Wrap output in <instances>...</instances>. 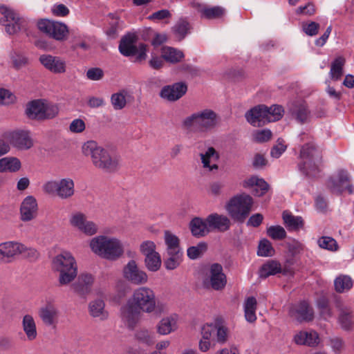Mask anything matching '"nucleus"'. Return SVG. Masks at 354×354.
<instances>
[{"instance_id":"obj_1","label":"nucleus","mask_w":354,"mask_h":354,"mask_svg":"<svg viewBox=\"0 0 354 354\" xmlns=\"http://www.w3.org/2000/svg\"><path fill=\"white\" fill-rule=\"evenodd\" d=\"M168 311L167 304L157 301L153 289L141 286L133 290L127 303L120 308V317L125 326L132 330L140 321L142 313L160 315Z\"/></svg>"},{"instance_id":"obj_2","label":"nucleus","mask_w":354,"mask_h":354,"mask_svg":"<svg viewBox=\"0 0 354 354\" xmlns=\"http://www.w3.org/2000/svg\"><path fill=\"white\" fill-rule=\"evenodd\" d=\"M82 150L86 156H91L93 165L99 169L108 173H114L120 169V157L99 146L93 140L85 142L82 147Z\"/></svg>"},{"instance_id":"obj_3","label":"nucleus","mask_w":354,"mask_h":354,"mask_svg":"<svg viewBox=\"0 0 354 354\" xmlns=\"http://www.w3.org/2000/svg\"><path fill=\"white\" fill-rule=\"evenodd\" d=\"M218 116L209 109H205L193 113L182 122L183 127L189 131L200 133H207L216 127Z\"/></svg>"},{"instance_id":"obj_4","label":"nucleus","mask_w":354,"mask_h":354,"mask_svg":"<svg viewBox=\"0 0 354 354\" xmlns=\"http://www.w3.org/2000/svg\"><path fill=\"white\" fill-rule=\"evenodd\" d=\"M89 246L94 254L111 261L118 259L124 252V247L120 239L105 235L93 238Z\"/></svg>"},{"instance_id":"obj_5","label":"nucleus","mask_w":354,"mask_h":354,"mask_svg":"<svg viewBox=\"0 0 354 354\" xmlns=\"http://www.w3.org/2000/svg\"><path fill=\"white\" fill-rule=\"evenodd\" d=\"M252 198L246 194L232 197L225 205L226 211L235 221L243 223L252 210Z\"/></svg>"},{"instance_id":"obj_6","label":"nucleus","mask_w":354,"mask_h":354,"mask_svg":"<svg viewBox=\"0 0 354 354\" xmlns=\"http://www.w3.org/2000/svg\"><path fill=\"white\" fill-rule=\"evenodd\" d=\"M299 157L302 160L299 164V170L307 176H314L322 159L319 149L313 144L308 143L301 147Z\"/></svg>"},{"instance_id":"obj_7","label":"nucleus","mask_w":354,"mask_h":354,"mask_svg":"<svg viewBox=\"0 0 354 354\" xmlns=\"http://www.w3.org/2000/svg\"><path fill=\"white\" fill-rule=\"evenodd\" d=\"M42 190L46 194L57 196L62 200H68L75 194V183L71 178L48 180L43 185Z\"/></svg>"},{"instance_id":"obj_8","label":"nucleus","mask_w":354,"mask_h":354,"mask_svg":"<svg viewBox=\"0 0 354 354\" xmlns=\"http://www.w3.org/2000/svg\"><path fill=\"white\" fill-rule=\"evenodd\" d=\"M57 106L46 103L41 100L30 102L26 105V114L31 120H44L54 118L57 115Z\"/></svg>"},{"instance_id":"obj_9","label":"nucleus","mask_w":354,"mask_h":354,"mask_svg":"<svg viewBox=\"0 0 354 354\" xmlns=\"http://www.w3.org/2000/svg\"><path fill=\"white\" fill-rule=\"evenodd\" d=\"M137 37L134 34H127L124 36L119 45L120 53L124 56H136V62H141L147 58V46L144 44L135 45Z\"/></svg>"},{"instance_id":"obj_10","label":"nucleus","mask_w":354,"mask_h":354,"mask_svg":"<svg viewBox=\"0 0 354 354\" xmlns=\"http://www.w3.org/2000/svg\"><path fill=\"white\" fill-rule=\"evenodd\" d=\"M0 12L3 15L0 22L6 26V31L8 34H15L24 28L26 21L15 10L6 6H1Z\"/></svg>"},{"instance_id":"obj_11","label":"nucleus","mask_w":354,"mask_h":354,"mask_svg":"<svg viewBox=\"0 0 354 354\" xmlns=\"http://www.w3.org/2000/svg\"><path fill=\"white\" fill-rule=\"evenodd\" d=\"M227 284V278L223 272V267L218 263L211 266L209 275L203 281L204 288L214 290H222Z\"/></svg>"},{"instance_id":"obj_12","label":"nucleus","mask_w":354,"mask_h":354,"mask_svg":"<svg viewBox=\"0 0 354 354\" xmlns=\"http://www.w3.org/2000/svg\"><path fill=\"white\" fill-rule=\"evenodd\" d=\"M37 27L40 31L57 41L64 40L68 32V28L64 24L48 19L39 21Z\"/></svg>"},{"instance_id":"obj_13","label":"nucleus","mask_w":354,"mask_h":354,"mask_svg":"<svg viewBox=\"0 0 354 354\" xmlns=\"http://www.w3.org/2000/svg\"><path fill=\"white\" fill-rule=\"evenodd\" d=\"M69 223L73 227L87 236H93L98 232L97 225L88 220L87 216L80 212H74L71 215Z\"/></svg>"},{"instance_id":"obj_14","label":"nucleus","mask_w":354,"mask_h":354,"mask_svg":"<svg viewBox=\"0 0 354 354\" xmlns=\"http://www.w3.org/2000/svg\"><path fill=\"white\" fill-rule=\"evenodd\" d=\"M327 187L332 192L338 194H340L344 190H347L350 194L353 192L352 185L350 183L348 172L343 169L337 170L336 174L329 178Z\"/></svg>"},{"instance_id":"obj_15","label":"nucleus","mask_w":354,"mask_h":354,"mask_svg":"<svg viewBox=\"0 0 354 354\" xmlns=\"http://www.w3.org/2000/svg\"><path fill=\"white\" fill-rule=\"evenodd\" d=\"M122 273L127 281L136 286L144 285L148 281L147 274L138 267L134 260L127 263L123 268Z\"/></svg>"},{"instance_id":"obj_16","label":"nucleus","mask_w":354,"mask_h":354,"mask_svg":"<svg viewBox=\"0 0 354 354\" xmlns=\"http://www.w3.org/2000/svg\"><path fill=\"white\" fill-rule=\"evenodd\" d=\"M26 251V246L17 241L0 243V261L4 263L12 262L17 256Z\"/></svg>"},{"instance_id":"obj_17","label":"nucleus","mask_w":354,"mask_h":354,"mask_svg":"<svg viewBox=\"0 0 354 354\" xmlns=\"http://www.w3.org/2000/svg\"><path fill=\"white\" fill-rule=\"evenodd\" d=\"M289 315L299 322H310L314 317L313 308L306 301L292 306L289 310Z\"/></svg>"},{"instance_id":"obj_18","label":"nucleus","mask_w":354,"mask_h":354,"mask_svg":"<svg viewBox=\"0 0 354 354\" xmlns=\"http://www.w3.org/2000/svg\"><path fill=\"white\" fill-rule=\"evenodd\" d=\"M38 213V205L36 198L32 196H26L20 206V218L27 222L35 219Z\"/></svg>"},{"instance_id":"obj_19","label":"nucleus","mask_w":354,"mask_h":354,"mask_svg":"<svg viewBox=\"0 0 354 354\" xmlns=\"http://www.w3.org/2000/svg\"><path fill=\"white\" fill-rule=\"evenodd\" d=\"M187 90V86L185 83L177 82L164 86L160 92V96L169 102H174L182 97Z\"/></svg>"},{"instance_id":"obj_20","label":"nucleus","mask_w":354,"mask_h":354,"mask_svg":"<svg viewBox=\"0 0 354 354\" xmlns=\"http://www.w3.org/2000/svg\"><path fill=\"white\" fill-rule=\"evenodd\" d=\"M39 59L45 68L53 73H64L66 72V62L59 57L45 54L41 55Z\"/></svg>"},{"instance_id":"obj_21","label":"nucleus","mask_w":354,"mask_h":354,"mask_svg":"<svg viewBox=\"0 0 354 354\" xmlns=\"http://www.w3.org/2000/svg\"><path fill=\"white\" fill-rule=\"evenodd\" d=\"M245 118L252 125L261 126L268 122V106L264 104L258 105L245 113Z\"/></svg>"},{"instance_id":"obj_22","label":"nucleus","mask_w":354,"mask_h":354,"mask_svg":"<svg viewBox=\"0 0 354 354\" xmlns=\"http://www.w3.org/2000/svg\"><path fill=\"white\" fill-rule=\"evenodd\" d=\"M199 156L204 169L212 173L218 171V165L214 162L218 160L220 155L213 147H208L204 153H201Z\"/></svg>"},{"instance_id":"obj_23","label":"nucleus","mask_w":354,"mask_h":354,"mask_svg":"<svg viewBox=\"0 0 354 354\" xmlns=\"http://www.w3.org/2000/svg\"><path fill=\"white\" fill-rule=\"evenodd\" d=\"M38 315L46 326L56 328L58 324L59 311L54 305L47 304L41 308Z\"/></svg>"},{"instance_id":"obj_24","label":"nucleus","mask_w":354,"mask_h":354,"mask_svg":"<svg viewBox=\"0 0 354 354\" xmlns=\"http://www.w3.org/2000/svg\"><path fill=\"white\" fill-rule=\"evenodd\" d=\"M10 142L15 147L21 150L29 149L33 146L30 131L26 130H17L11 132Z\"/></svg>"},{"instance_id":"obj_25","label":"nucleus","mask_w":354,"mask_h":354,"mask_svg":"<svg viewBox=\"0 0 354 354\" xmlns=\"http://www.w3.org/2000/svg\"><path fill=\"white\" fill-rule=\"evenodd\" d=\"M93 281L91 274L82 273L78 276L77 281L71 285V288L78 295L85 296L91 292Z\"/></svg>"},{"instance_id":"obj_26","label":"nucleus","mask_w":354,"mask_h":354,"mask_svg":"<svg viewBox=\"0 0 354 354\" xmlns=\"http://www.w3.org/2000/svg\"><path fill=\"white\" fill-rule=\"evenodd\" d=\"M293 342L299 346L315 347L319 343V338L318 333L315 330H300L295 334Z\"/></svg>"},{"instance_id":"obj_27","label":"nucleus","mask_w":354,"mask_h":354,"mask_svg":"<svg viewBox=\"0 0 354 354\" xmlns=\"http://www.w3.org/2000/svg\"><path fill=\"white\" fill-rule=\"evenodd\" d=\"M178 316L171 314L163 317L157 324V332L162 335H169L178 328Z\"/></svg>"},{"instance_id":"obj_28","label":"nucleus","mask_w":354,"mask_h":354,"mask_svg":"<svg viewBox=\"0 0 354 354\" xmlns=\"http://www.w3.org/2000/svg\"><path fill=\"white\" fill-rule=\"evenodd\" d=\"M245 188L253 187L252 194L257 196H263L269 189V185L263 179L252 176L243 183Z\"/></svg>"},{"instance_id":"obj_29","label":"nucleus","mask_w":354,"mask_h":354,"mask_svg":"<svg viewBox=\"0 0 354 354\" xmlns=\"http://www.w3.org/2000/svg\"><path fill=\"white\" fill-rule=\"evenodd\" d=\"M206 221L209 227L219 232L228 230L231 225L230 220L226 216L216 213L209 214L207 217Z\"/></svg>"},{"instance_id":"obj_30","label":"nucleus","mask_w":354,"mask_h":354,"mask_svg":"<svg viewBox=\"0 0 354 354\" xmlns=\"http://www.w3.org/2000/svg\"><path fill=\"white\" fill-rule=\"evenodd\" d=\"M77 266L74 257L68 252H62L54 257L52 262L53 269L59 271L69 267Z\"/></svg>"},{"instance_id":"obj_31","label":"nucleus","mask_w":354,"mask_h":354,"mask_svg":"<svg viewBox=\"0 0 354 354\" xmlns=\"http://www.w3.org/2000/svg\"><path fill=\"white\" fill-rule=\"evenodd\" d=\"M88 312L91 317L100 321L107 319L109 313L105 309V303L101 299L91 301L88 304Z\"/></svg>"},{"instance_id":"obj_32","label":"nucleus","mask_w":354,"mask_h":354,"mask_svg":"<svg viewBox=\"0 0 354 354\" xmlns=\"http://www.w3.org/2000/svg\"><path fill=\"white\" fill-rule=\"evenodd\" d=\"M204 326L211 331V337L213 339L215 337L216 342L224 344L227 341L228 331L225 326L218 323L206 324Z\"/></svg>"},{"instance_id":"obj_33","label":"nucleus","mask_w":354,"mask_h":354,"mask_svg":"<svg viewBox=\"0 0 354 354\" xmlns=\"http://www.w3.org/2000/svg\"><path fill=\"white\" fill-rule=\"evenodd\" d=\"M21 326L26 338L32 342L37 337V326L35 319L31 315H25L22 318Z\"/></svg>"},{"instance_id":"obj_34","label":"nucleus","mask_w":354,"mask_h":354,"mask_svg":"<svg viewBox=\"0 0 354 354\" xmlns=\"http://www.w3.org/2000/svg\"><path fill=\"white\" fill-rule=\"evenodd\" d=\"M290 111L292 116L300 123L307 122L310 111L304 102H294L290 106Z\"/></svg>"},{"instance_id":"obj_35","label":"nucleus","mask_w":354,"mask_h":354,"mask_svg":"<svg viewBox=\"0 0 354 354\" xmlns=\"http://www.w3.org/2000/svg\"><path fill=\"white\" fill-rule=\"evenodd\" d=\"M338 322L341 328L345 330L352 329L353 326V312L350 307L344 306L340 308Z\"/></svg>"},{"instance_id":"obj_36","label":"nucleus","mask_w":354,"mask_h":354,"mask_svg":"<svg viewBox=\"0 0 354 354\" xmlns=\"http://www.w3.org/2000/svg\"><path fill=\"white\" fill-rule=\"evenodd\" d=\"M282 272L279 262L274 260H269L263 263L259 271V277L266 279L271 275H275Z\"/></svg>"},{"instance_id":"obj_37","label":"nucleus","mask_w":354,"mask_h":354,"mask_svg":"<svg viewBox=\"0 0 354 354\" xmlns=\"http://www.w3.org/2000/svg\"><path fill=\"white\" fill-rule=\"evenodd\" d=\"M207 223L199 217L194 218L189 223V228L193 236L196 237H202L208 232Z\"/></svg>"},{"instance_id":"obj_38","label":"nucleus","mask_w":354,"mask_h":354,"mask_svg":"<svg viewBox=\"0 0 354 354\" xmlns=\"http://www.w3.org/2000/svg\"><path fill=\"white\" fill-rule=\"evenodd\" d=\"M57 272L59 273V285L61 286H66L70 284L77 277V266L69 267Z\"/></svg>"},{"instance_id":"obj_39","label":"nucleus","mask_w":354,"mask_h":354,"mask_svg":"<svg viewBox=\"0 0 354 354\" xmlns=\"http://www.w3.org/2000/svg\"><path fill=\"white\" fill-rule=\"evenodd\" d=\"M21 168V162L17 158L5 157L0 159V172H16Z\"/></svg>"},{"instance_id":"obj_40","label":"nucleus","mask_w":354,"mask_h":354,"mask_svg":"<svg viewBox=\"0 0 354 354\" xmlns=\"http://www.w3.org/2000/svg\"><path fill=\"white\" fill-rule=\"evenodd\" d=\"M257 301L255 297H248L244 303L245 317L248 322H254L257 319L256 310Z\"/></svg>"},{"instance_id":"obj_41","label":"nucleus","mask_w":354,"mask_h":354,"mask_svg":"<svg viewBox=\"0 0 354 354\" xmlns=\"http://www.w3.org/2000/svg\"><path fill=\"white\" fill-rule=\"evenodd\" d=\"M283 220L289 230H297L304 225L301 217L295 216L286 211L283 213Z\"/></svg>"},{"instance_id":"obj_42","label":"nucleus","mask_w":354,"mask_h":354,"mask_svg":"<svg viewBox=\"0 0 354 354\" xmlns=\"http://www.w3.org/2000/svg\"><path fill=\"white\" fill-rule=\"evenodd\" d=\"M353 280L348 275H339L334 281L335 289L339 293L348 291L353 287Z\"/></svg>"},{"instance_id":"obj_43","label":"nucleus","mask_w":354,"mask_h":354,"mask_svg":"<svg viewBox=\"0 0 354 354\" xmlns=\"http://www.w3.org/2000/svg\"><path fill=\"white\" fill-rule=\"evenodd\" d=\"M162 58L171 63L179 62L184 57L182 51L171 47H165L162 50Z\"/></svg>"},{"instance_id":"obj_44","label":"nucleus","mask_w":354,"mask_h":354,"mask_svg":"<svg viewBox=\"0 0 354 354\" xmlns=\"http://www.w3.org/2000/svg\"><path fill=\"white\" fill-rule=\"evenodd\" d=\"M345 58L339 56L332 62L330 71V78L333 80H338L343 74V66L345 64Z\"/></svg>"},{"instance_id":"obj_45","label":"nucleus","mask_w":354,"mask_h":354,"mask_svg":"<svg viewBox=\"0 0 354 354\" xmlns=\"http://www.w3.org/2000/svg\"><path fill=\"white\" fill-rule=\"evenodd\" d=\"M164 239L167 245V253L181 251L179 239L169 231H165Z\"/></svg>"},{"instance_id":"obj_46","label":"nucleus","mask_w":354,"mask_h":354,"mask_svg":"<svg viewBox=\"0 0 354 354\" xmlns=\"http://www.w3.org/2000/svg\"><path fill=\"white\" fill-rule=\"evenodd\" d=\"M168 257L165 261V266L167 270H174L178 267L182 261V251L167 253Z\"/></svg>"},{"instance_id":"obj_47","label":"nucleus","mask_w":354,"mask_h":354,"mask_svg":"<svg viewBox=\"0 0 354 354\" xmlns=\"http://www.w3.org/2000/svg\"><path fill=\"white\" fill-rule=\"evenodd\" d=\"M189 29V23L185 19H181L172 28V31L178 40L181 41L187 34Z\"/></svg>"},{"instance_id":"obj_48","label":"nucleus","mask_w":354,"mask_h":354,"mask_svg":"<svg viewBox=\"0 0 354 354\" xmlns=\"http://www.w3.org/2000/svg\"><path fill=\"white\" fill-rule=\"evenodd\" d=\"M202 17L212 19L222 17L225 13V10L220 6L205 7L201 10Z\"/></svg>"},{"instance_id":"obj_49","label":"nucleus","mask_w":354,"mask_h":354,"mask_svg":"<svg viewBox=\"0 0 354 354\" xmlns=\"http://www.w3.org/2000/svg\"><path fill=\"white\" fill-rule=\"evenodd\" d=\"M201 336L198 343L199 350L201 352H207L211 347V340H213V339L211 337V331L207 330L204 325L201 328Z\"/></svg>"},{"instance_id":"obj_50","label":"nucleus","mask_w":354,"mask_h":354,"mask_svg":"<svg viewBox=\"0 0 354 354\" xmlns=\"http://www.w3.org/2000/svg\"><path fill=\"white\" fill-rule=\"evenodd\" d=\"M145 262L147 268L151 272H156L158 270L161 266V259L160 254L158 252L145 257Z\"/></svg>"},{"instance_id":"obj_51","label":"nucleus","mask_w":354,"mask_h":354,"mask_svg":"<svg viewBox=\"0 0 354 354\" xmlns=\"http://www.w3.org/2000/svg\"><path fill=\"white\" fill-rule=\"evenodd\" d=\"M257 254L260 257H272L274 254V249L268 239H263L259 242Z\"/></svg>"},{"instance_id":"obj_52","label":"nucleus","mask_w":354,"mask_h":354,"mask_svg":"<svg viewBox=\"0 0 354 354\" xmlns=\"http://www.w3.org/2000/svg\"><path fill=\"white\" fill-rule=\"evenodd\" d=\"M111 102L115 110H121L127 104L126 96L124 92H118L111 95Z\"/></svg>"},{"instance_id":"obj_53","label":"nucleus","mask_w":354,"mask_h":354,"mask_svg":"<svg viewBox=\"0 0 354 354\" xmlns=\"http://www.w3.org/2000/svg\"><path fill=\"white\" fill-rule=\"evenodd\" d=\"M207 243L201 242L197 245L189 247L187 249V256L191 259H196L200 257L207 250Z\"/></svg>"},{"instance_id":"obj_54","label":"nucleus","mask_w":354,"mask_h":354,"mask_svg":"<svg viewBox=\"0 0 354 354\" xmlns=\"http://www.w3.org/2000/svg\"><path fill=\"white\" fill-rule=\"evenodd\" d=\"M267 234L274 240H282L286 236L284 228L280 225H272L268 227Z\"/></svg>"},{"instance_id":"obj_55","label":"nucleus","mask_w":354,"mask_h":354,"mask_svg":"<svg viewBox=\"0 0 354 354\" xmlns=\"http://www.w3.org/2000/svg\"><path fill=\"white\" fill-rule=\"evenodd\" d=\"M283 109L281 106L272 105L268 107V122H275L280 120L283 115Z\"/></svg>"},{"instance_id":"obj_56","label":"nucleus","mask_w":354,"mask_h":354,"mask_svg":"<svg viewBox=\"0 0 354 354\" xmlns=\"http://www.w3.org/2000/svg\"><path fill=\"white\" fill-rule=\"evenodd\" d=\"M318 244L320 248L328 250H336L337 248L336 241L329 236H322L318 240Z\"/></svg>"},{"instance_id":"obj_57","label":"nucleus","mask_w":354,"mask_h":354,"mask_svg":"<svg viewBox=\"0 0 354 354\" xmlns=\"http://www.w3.org/2000/svg\"><path fill=\"white\" fill-rule=\"evenodd\" d=\"M10 57L14 67L17 69L24 66L28 63V59L23 54L17 52H13Z\"/></svg>"},{"instance_id":"obj_58","label":"nucleus","mask_w":354,"mask_h":354,"mask_svg":"<svg viewBox=\"0 0 354 354\" xmlns=\"http://www.w3.org/2000/svg\"><path fill=\"white\" fill-rule=\"evenodd\" d=\"M156 248V244L151 241H143L140 245V250L145 257L157 253Z\"/></svg>"},{"instance_id":"obj_59","label":"nucleus","mask_w":354,"mask_h":354,"mask_svg":"<svg viewBox=\"0 0 354 354\" xmlns=\"http://www.w3.org/2000/svg\"><path fill=\"white\" fill-rule=\"evenodd\" d=\"M136 337L142 342L150 345L153 343V337L151 333L147 330H140L136 333Z\"/></svg>"},{"instance_id":"obj_60","label":"nucleus","mask_w":354,"mask_h":354,"mask_svg":"<svg viewBox=\"0 0 354 354\" xmlns=\"http://www.w3.org/2000/svg\"><path fill=\"white\" fill-rule=\"evenodd\" d=\"M104 77V71L100 68H91L86 72V77L90 80H100Z\"/></svg>"},{"instance_id":"obj_61","label":"nucleus","mask_w":354,"mask_h":354,"mask_svg":"<svg viewBox=\"0 0 354 354\" xmlns=\"http://www.w3.org/2000/svg\"><path fill=\"white\" fill-rule=\"evenodd\" d=\"M171 17V14L169 10L163 9L152 13L148 17V19L151 21H160Z\"/></svg>"},{"instance_id":"obj_62","label":"nucleus","mask_w":354,"mask_h":354,"mask_svg":"<svg viewBox=\"0 0 354 354\" xmlns=\"http://www.w3.org/2000/svg\"><path fill=\"white\" fill-rule=\"evenodd\" d=\"M272 137V132L269 129L257 131L254 134V138L257 142H263L269 140Z\"/></svg>"},{"instance_id":"obj_63","label":"nucleus","mask_w":354,"mask_h":354,"mask_svg":"<svg viewBox=\"0 0 354 354\" xmlns=\"http://www.w3.org/2000/svg\"><path fill=\"white\" fill-rule=\"evenodd\" d=\"M85 127V122L82 119H75L71 122L69 129L73 133H82Z\"/></svg>"},{"instance_id":"obj_64","label":"nucleus","mask_w":354,"mask_h":354,"mask_svg":"<svg viewBox=\"0 0 354 354\" xmlns=\"http://www.w3.org/2000/svg\"><path fill=\"white\" fill-rule=\"evenodd\" d=\"M319 28V24L311 21L309 24L303 25V30L305 33L310 36H314L317 34Z\"/></svg>"}]
</instances>
